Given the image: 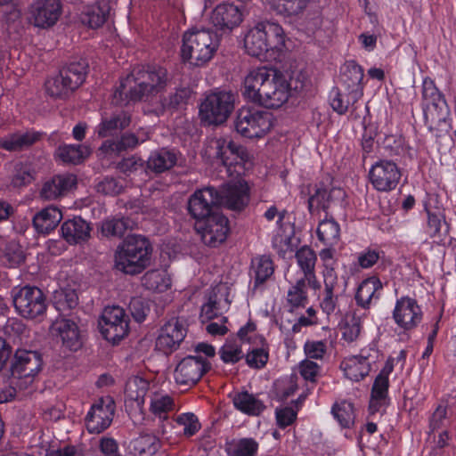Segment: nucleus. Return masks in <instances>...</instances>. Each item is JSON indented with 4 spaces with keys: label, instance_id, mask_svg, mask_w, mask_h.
Listing matches in <instances>:
<instances>
[{
    "label": "nucleus",
    "instance_id": "4c0bfd02",
    "mask_svg": "<svg viewBox=\"0 0 456 456\" xmlns=\"http://www.w3.org/2000/svg\"><path fill=\"white\" fill-rule=\"evenodd\" d=\"M258 446V443L251 437L233 438L225 442L224 451L228 456H256Z\"/></svg>",
    "mask_w": 456,
    "mask_h": 456
},
{
    "label": "nucleus",
    "instance_id": "a211bd4d",
    "mask_svg": "<svg viewBox=\"0 0 456 456\" xmlns=\"http://www.w3.org/2000/svg\"><path fill=\"white\" fill-rule=\"evenodd\" d=\"M220 206L232 211H242L249 202V187L245 181L229 183L218 190Z\"/></svg>",
    "mask_w": 456,
    "mask_h": 456
},
{
    "label": "nucleus",
    "instance_id": "f8f14e48",
    "mask_svg": "<svg viewBox=\"0 0 456 456\" xmlns=\"http://www.w3.org/2000/svg\"><path fill=\"white\" fill-rule=\"evenodd\" d=\"M42 366L43 359L40 353L19 348L14 353L10 370L12 378L24 379L26 383H31L34 377L42 370Z\"/></svg>",
    "mask_w": 456,
    "mask_h": 456
},
{
    "label": "nucleus",
    "instance_id": "ea45409f",
    "mask_svg": "<svg viewBox=\"0 0 456 456\" xmlns=\"http://www.w3.org/2000/svg\"><path fill=\"white\" fill-rule=\"evenodd\" d=\"M36 177L37 171L33 164L28 161H20L13 167L10 183L13 188H21L32 183Z\"/></svg>",
    "mask_w": 456,
    "mask_h": 456
},
{
    "label": "nucleus",
    "instance_id": "dca6fc26",
    "mask_svg": "<svg viewBox=\"0 0 456 456\" xmlns=\"http://www.w3.org/2000/svg\"><path fill=\"white\" fill-rule=\"evenodd\" d=\"M114 401L107 397L94 403L86 417V425L89 433L100 434L107 429L113 419Z\"/></svg>",
    "mask_w": 456,
    "mask_h": 456
},
{
    "label": "nucleus",
    "instance_id": "4468645a",
    "mask_svg": "<svg viewBox=\"0 0 456 456\" xmlns=\"http://www.w3.org/2000/svg\"><path fill=\"white\" fill-rule=\"evenodd\" d=\"M202 241L212 248L224 243L230 231L229 220L221 212L214 213L199 224Z\"/></svg>",
    "mask_w": 456,
    "mask_h": 456
},
{
    "label": "nucleus",
    "instance_id": "bf43d9fd",
    "mask_svg": "<svg viewBox=\"0 0 456 456\" xmlns=\"http://www.w3.org/2000/svg\"><path fill=\"white\" fill-rule=\"evenodd\" d=\"M175 422L178 426L183 427V433L187 437L192 436L200 428L198 418L193 413L181 414L177 416Z\"/></svg>",
    "mask_w": 456,
    "mask_h": 456
},
{
    "label": "nucleus",
    "instance_id": "052dcab7",
    "mask_svg": "<svg viewBox=\"0 0 456 456\" xmlns=\"http://www.w3.org/2000/svg\"><path fill=\"white\" fill-rule=\"evenodd\" d=\"M124 184L117 178L106 176L96 185L98 192L104 195L115 196L122 192Z\"/></svg>",
    "mask_w": 456,
    "mask_h": 456
},
{
    "label": "nucleus",
    "instance_id": "7ed1b4c3",
    "mask_svg": "<svg viewBox=\"0 0 456 456\" xmlns=\"http://www.w3.org/2000/svg\"><path fill=\"white\" fill-rule=\"evenodd\" d=\"M244 46L249 55L265 60L269 52L280 53L285 47L284 30L275 22H259L245 36Z\"/></svg>",
    "mask_w": 456,
    "mask_h": 456
},
{
    "label": "nucleus",
    "instance_id": "09e8293b",
    "mask_svg": "<svg viewBox=\"0 0 456 456\" xmlns=\"http://www.w3.org/2000/svg\"><path fill=\"white\" fill-rule=\"evenodd\" d=\"M424 210L428 216L427 224L430 237H441L442 223L446 226L444 233L447 234L449 232V225L445 221V215L444 211H431L427 203L424 205Z\"/></svg>",
    "mask_w": 456,
    "mask_h": 456
},
{
    "label": "nucleus",
    "instance_id": "5fc2aeb1",
    "mask_svg": "<svg viewBox=\"0 0 456 456\" xmlns=\"http://www.w3.org/2000/svg\"><path fill=\"white\" fill-rule=\"evenodd\" d=\"M295 257L302 272L305 273L315 271L317 256L315 252L308 246H303L297 250Z\"/></svg>",
    "mask_w": 456,
    "mask_h": 456
},
{
    "label": "nucleus",
    "instance_id": "c9c22d12",
    "mask_svg": "<svg viewBox=\"0 0 456 456\" xmlns=\"http://www.w3.org/2000/svg\"><path fill=\"white\" fill-rule=\"evenodd\" d=\"M134 222L129 217L115 216L102 222L101 232L105 237L121 238L128 230H132Z\"/></svg>",
    "mask_w": 456,
    "mask_h": 456
},
{
    "label": "nucleus",
    "instance_id": "680f3d73",
    "mask_svg": "<svg viewBox=\"0 0 456 456\" xmlns=\"http://www.w3.org/2000/svg\"><path fill=\"white\" fill-rule=\"evenodd\" d=\"M58 309H73L77 306L78 297L74 289H66L55 292Z\"/></svg>",
    "mask_w": 456,
    "mask_h": 456
},
{
    "label": "nucleus",
    "instance_id": "58836bf2",
    "mask_svg": "<svg viewBox=\"0 0 456 456\" xmlns=\"http://www.w3.org/2000/svg\"><path fill=\"white\" fill-rule=\"evenodd\" d=\"M421 317L420 307L415 299L401 297V328L412 329L420 322Z\"/></svg>",
    "mask_w": 456,
    "mask_h": 456
},
{
    "label": "nucleus",
    "instance_id": "69168bd1",
    "mask_svg": "<svg viewBox=\"0 0 456 456\" xmlns=\"http://www.w3.org/2000/svg\"><path fill=\"white\" fill-rule=\"evenodd\" d=\"M173 405V399L169 395H156L151 403V411L164 419L167 418V412L171 410Z\"/></svg>",
    "mask_w": 456,
    "mask_h": 456
},
{
    "label": "nucleus",
    "instance_id": "2f4dec72",
    "mask_svg": "<svg viewBox=\"0 0 456 456\" xmlns=\"http://www.w3.org/2000/svg\"><path fill=\"white\" fill-rule=\"evenodd\" d=\"M110 5L108 0H100L86 8L81 14V20L92 28L101 27L110 15Z\"/></svg>",
    "mask_w": 456,
    "mask_h": 456
},
{
    "label": "nucleus",
    "instance_id": "9d476101",
    "mask_svg": "<svg viewBox=\"0 0 456 456\" xmlns=\"http://www.w3.org/2000/svg\"><path fill=\"white\" fill-rule=\"evenodd\" d=\"M188 329L186 321L173 317L159 329L156 339V349L164 354H170L177 350L184 340Z\"/></svg>",
    "mask_w": 456,
    "mask_h": 456
},
{
    "label": "nucleus",
    "instance_id": "c03bdc74",
    "mask_svg": "<svg viewBox=\"0 0 456 456\" xmlns=\"http://www.w3.org/2000/svg\"><path fill=\"white\" fill-rule=\"evenodd\" d=\"M317 237L328 247H334L340 240L339 224L332 218H325L319 223Z\"/></svg>",
    "mask_w": 456,
    "mask_h": 456
},
{
    "label": "nucleus",
    "instance_id": "7c9ffc66",
    "mask_svg": "<svg viewBox=\"0 0 456 456\" xmlns=\"http://www.w3.org/2000/svg\"><path fill=\"white\" fill-rule=\"evenodd\" d=\"M61 211L56 207H47L35 215L33 225L40 233H49L61 221Z\"/></svg>",
    "mask_w": 456,
    "mask_h": 456
},
{
    "label": "nucleus",
    "instance_id": "603ef678",
    "mask_svg": "<svg viewBox=\"0 0 456 456\" xmlns=\"http://www.w3.org/2000/svg\"><path fill=\"white\" fill-rule=\"evenodd\" d=\"M343 82L348 89H357L363 78V70L362 67L354 61H349L345 65L341 75Z\"/></svg>",
    "mask_w": 456,
    "mask_h": 456
},
{
    "label": "nucleus",
    "instance_id": "ddd939ff",
    "mask_svg": "<svg viewBox=\"0 0 456 456\" xmlns=\"http://www.w3.org/2000/svg\"><path fill=\"white\" fill-rule=\"evenodd\" d=\"M61 12L60 0H35L28 6V19L35 27L48 28L58 21Z\"/></svg>",
    "mask_w": 456,
    "mask_h": 456
},
{
    "label": "nucleus",
    "instance_id": "423d86ee",
    "mask_svg": "<svg viewBox=\"0 0 456 456\" xmlns=\"http://www.w3.org/2000/svg\"><path fill=\"white\" fill-rule=\"evenodd\" d=\"M17 314L27 320L42 321L47 310L45 293L36 286L14 287L11 291Z\"/></svg>",
    "mask_w": 456,
    "mask_h": 456
},
{
    "label": "nucleus",
    "instance_id": "f257e3e1",
    "mask_svg": "<svg viewBox=\"0 0 456 456\" xmlns=\"http://www.w3.org/2000/svg\"><path fill=\"white\" fill-rule=\"evenodd\" d=\"M242 94L255 104L278 109L289 98V85L280 71L263 66L247 74Z\"/></svg>",
    "mask_w": 456,
    "mask_h": 456
},
{
    "label": "nucleus",
    "instance_id": "a18cd8bd",
    "mask_svg": "<svg viewBox=\"0 0 456 456\" xmlns=\"http://www.w3.org/2000/svg\"><path fill=\"white\" fill-rule=\"evenodd\" d=\"M331 413L343 428H351L354 424V406L348 401L335 403L331 408Z\"/></svg>",
    "mask_w": 456,
    "mask_h": 456
},
{
    "label": "nucleus",
    "instance_id": "b1692460",
    "mask_svg": "<svg viewBox=\"0 0 456 456\" xmlns=\"http://www.w3.org/2000/svg\"><path fill=\"white\" fill-rule=\"evenodd\" d=\"M131 123V114L125 110H118L110 115H103L95 133L101 138L113 136L126 129Z\"/></svg>",
    "mask_w": 456,
    "mask_h": 456
},
{
    "label": "nucleus",
    "instance_id": "1a4fd4ad",
    "mask_svg": "<svg viewBox=\"0 0 456 456\" xmlns=\"http://www.w3.org/2000/svg\"><path fill=\"white\" fill-rule=\"evenodd\" d=\"M101 333L103 338L118 344L129 331V319L125 310L119 306L105 307L99 321Z\"/></svg>",
    "mask_w": 456,
    "mask_h": 456
},
{
    "label": "nucleus",
    "instance_id": "49530a36",
    "mask_svg": "<svg viewBox=\"0 0 456 456\" xmlns=\"http://www.w3.org/2000/svg\"><path fill=\"white\" fill-rule=\"evenodd\" d=\"M142 285L151 290L164 291L167 289L171 283L170 279L163 271L150 270L146 272L142 278Z\"/></svg>",
    "mask_w": 456,
    "mask_h": 456
},
{
    "label": "nucleus",
    "instance_id": "cd10ccee",
    "mask_svg": "<svg viewBox=\"0 0 456 456\" xmlns=\"http://www.w3.org/2000/svg\"><path fill=\"white\" fill-rule=\"evenodd\" d=\"M88 70V61L86 59L79 58L68 62L59 72L65 77L68 84L76 91L86 81Z\"/></svg>",
    "mask_w": 456,
    "mask_h": 456
},
{
    "label": "nucleus",
    "instance_id": "f704fd0d",
    "mask_svg": "<svg viewBox=\"0 0 456 456\" xmlns=\"http://www.w3.org/2000/svg\"><path fill=\"white\" fill-rule=\"evenodd\" d=\"M343 364L345 375L353 381L362 379L370 370L369 357L363 354V351L359 355L350 357Z\"/></svg>",
    "mask_w": 456,
    "mask_h": 456
},
{
    "label": "nucleus",
    "instance_id": "393cba45",
    "mask_svg": "<svg viewBox=\"0 0 456 456\" xmlns=\"http://www.w3.org/2000/svg\"><path fill=\"white\" fill-rule=\"evenodd\" d=\"M53 331L61 338L62 344L72 351H77L82 346V338L77 323L69 319H56L52 324Z\"/></svg>",
    "mask_w": 456,
    "mask_h": 456
},
{
    "label": "nucleus",
    "instance_id": "6e6d98bb",
    "mask_svg": "<svg viewBox=\"0 0 456 456\" xmlns=\"http://www.w3.org/2000/svg\"><path fill=\"white\" fill-rule=\"evenodd\" d=\"M191 91L188 87L177 88L175 93L169 94L167 98L164 99L162 103L164 109L178 110L187 104L191 97Z\"/></svg>",
    "mask_w": 456,
    "mask_h": 456
},
{
    "label": "nucleus",
    "instance_id": "3c124183",
    "mask_svg": "<svg viewBox=\"0 0 456 456\" xmlns=\"http://www.w3.org/2000/svg\"><path fill=\"white\" fill-rule=\"evenodd\" d=\"M360 96L361 94L357 89H353L347 94L337 92L331 100L330 105L336 112L342 115L349 110L350 106L352 107V102L359 100Z\"/></svg>",
    "mask_w": 456,
    "mask_h": 456
},
{
    "label": "nucleus",
    "instance_id": "6e6552de",
    "mask_svg": "<svg viewBox=\"0 0 456 456\" xmlns=\"http://www.w3.org/2000/svg\"><path fill=\"white\" fill-rule=\"evenodd\" d=\"M234 126L244 137L261 138L273 127V115L255 107H242L236 112Z\"/></svg>",
    "mask_w": 456,
    "mask_h": 456
},
{
    "label": "nucleus",
    "instance_id": "0eeeda50",
    "mask_svg": "<svg viewBox=\"0 0 456 456\" xmlns=\"http://www.w3.org/2000/svg\"><path fill=\"white\" fill-rule=\"evenodd\" d=\"M235 95L230 91H215L205 96L200 104L199 117L208 126L224 124L234 109Z\"/></svg>",
    "mask_w": 456,
    "mask_h": 456
},
{
    "label": "nucleus",
    "instance_id": "13d9d810",
    "mask_svg": "<svg viewBox=\"0 0 456 456\" xmlns=\"http://www.w3.org/2000/svg\"><path fill=\"white\" fill-rule=\"evenodd\" d=\"M361 332V320L354 314L346 315L342 327V337L348 342L354 341Z\"/></svg>",
    "mask_w": 456,
    "mask_h": 456
},
{
    "label": "nucleus",
    "instance_id": "774afa93",
    "mask_svg": "<svg viewBox=\"0 0 456 456\" xmlns=\"http://www.w3.org/2000/svg\"><path fill=\"white\" fill-rule=\"evenodd\" d=\"M275 418L278 427L285 428L297 419V411L291 407L277 408L275 411Z\"/></svg>",
    "mask_w": 456,
    "mask_h": 456
},
{
    "label": "nucleus",
    "instance_id": "e433bc0d",
    "mask_svg": "<svg viewBox=\"0 0 456 456\" xmlns=\"http://www.w3.org/2000/svg\"><path fill=\"white\" fill-rule=\"evenodd\" d=\"M388 387L389 381L387 378L376 377L372 385L369 404L370 414H375L381 407L388 405Z\"/></svg>",
    "mask_w": 456,
    "mask_h": 456
},
{
    "label": "nucleus",
    "instance_id": "0e129e2a",
    "mask_svg": "<svg viewBox=\"0 0 456 456\" xmlns=\"http://www.w3.org/2000/svg\"><path fill=\"white\" fill-rule=\"evenodd\" d=\"M423 105L430 102H437L445 100L444 96L439 92L434 81L428 77L423 80L422 84Z\"/></svg>",
    "mask_w": 456,
    "mask_h": 456
},
{
    "label": "nucleus",
    "instance_id": "de8ad7c7",
    "mask_svg": "<svg viewBox=\"0 0 456 456\" xmlns=\"http://www.w3.org/2000/svg\"><path fill=\"white\" fill-rule=\"evenodd\" d=\"M89 155V150L82 145H63L58 148V156L66 163L79 164Z\"/></svg>",
    "mask_w": 456,
    "mask_h": 456
},
{
    "label": "nucleus",
    "instance_id": "6ab92c4d",
    "mask_svg": "<svg viewBox=\"0 0 456 456\" xmlns=\"http://www.w3.org/2000/svg\"><path fill=\"white\" fill-rule=\"evenodd\" d=\"M369 176L378 191H391L399 182V169L395 162L381 160L372 166Z\"/></svg>",
    "mask_w": 456,
    "mask_h": 456
},
{
    "label": "nucleus",
    "instance_id": "2eb2a0df",
    "mask_svg": "<svg viewBox=\"0 0 456 456\" xmlns=\"http://www.w3.org/2000/svg\"><path fill=\"white\" fill-rule=\"evenodd\" d=\"M210 369V363L201 356H186L176 365L175 382L183 386L195 385Z\"/></svg>",
    "mask_w": 456,
    "mask_h": 456
},
{
    "label": "nucleus",
    "instance_id": "a878e982",
    "mask_svg": "<svg viewBox=\"0 0 456 456\" xmlns=\"http://www.w3.org/2000/svg\"><path fill=\"white\" fill-rule=\"evenodd\" d=\"M64 240L69 244H77L86 241L90 237L91 226L81 218L75 216L65 221L61 227Z\"/></svg>",
    "mask_w": 456,
    "mask_h": 456
},
{
    "label": "nucleus",
    "instance_id": "f03ea898",
    "mask_svg": "<svg viewBox=\"0 0 456 456\" xmlns=\"http://www.w3.org/2000/svg\"><path fill=\"white\" fill-rule=\"evenodd\" d=\"M152 251V245L147 237L129 234L114 252V268L132 276L142 273L151 265Z\"/></svg>",
    "mask_w": 456,
    "mask_h": 456
},
{
    "label": "nucleus",
    "instance_id": "c756f323",
    "mask_svg": "<svg viewBox=\"0 0 456 456\" xmlns=\"http://www.w3.org/2000/svg\"><path fill=\"white\" fill-rule=\"evenodd\" d=\"M176 162V153L163 148L151 154L146 162V168L154 174H161L171 169Z\"/></svg>",
    "mask_w": 456,
    "mask_h": 456
},
{
    "label": "nucleus",
    "instance_id": "bb28decb",
    "mask_svg": "<svg viewBox=\"0 0 456 456\" xmlns=\"http://www.w3.org/2000/svg\"><path fill=\"white\" fill-rule=\"evenodd\" d=\"M39 132L11 134L0 139V147L8 151H21L28 149L41 139Z\"/></svg>",
    "mask_w": 456,
    "mask_h": 456
},
{
    "label": "nucleus",
    "instance_id": "5701e85b",
    "mask_svg": "<svg viewBox=\"0 0 456 456\" xmlns=\"http://www.w3.org/2000/svg\"><path fill=\"white\" fill-rule=\"evenodd\" d=\"M324 290L320 299L322 311L330 315L335 312L338 301V295L342 291L338 285V278L335 270L327 269L323 277Z\"/></svg>",
    "mask_w": 456,
    "mask_h": 456
},
{
    "label": "nucleus",
    "instance_id": "a19ab883",
    "mask_svg": "<svg viewBox=\"0 0 456 456\" xmlns=\"http://www.w3.org/2000/svg\"><path fill=\"white\" fill-rule=\"evenodd\" d=\"M138 144L139 139L134 134L125 133L119 139L106 140L99 150L105 154H119L122 151L134 149Z\"/></svg>",
    "mask_w": 456,
    "mask_h": 456
},
{
    "label": "nucleus",
    "instance_id": "9b49d317",
    "mask_svg": "<svg viewBox=\"0 0 456 456\" xmlns=\"http://www.w3.org/2000/svg\"><path fill=\"white\" fill-rule=\"evenodd\" d=\"M220 196L218 190L208 186L194 191L188 200V211L196 220L201 222L214 213H218Z\"/></svg>",
    "mask_w": 456,
    "mask_h": 456
},
{
    "label": "nucleus",
    "instance_id": "72a5a7b5",
    "mask_svg": "<svg viewBox=\"0 0 456 456\" xmlns=\"http://www.w3.org/2000/svg\"><path fill=\"white\" fill-rule=\"evenodd\" d=\"M379 280L374 276L363 280L357 288L354 299L358 306L369 308L373 298H379L378 290L381 289Z\"/></svg>",
    "mask_w": 456,
    "mask_h": 456
},
{
    "label": "nucleus",
    "instance_id": "412c9836",
    "mask_svg": "<svg viewBox=\"0 0 456 456\" xmlns=\"http://www.w3.org/2000/svg\"><path fill=\"white\" fill-rule=\"evenodd\" d=\"M77 183L73 175H57L43 183L40 198L45 200H54L66 195Z\"/></svg>",
    "mask_w": 456,
    "mask_h": 456
},
{
    "label": "nucleus",
    "instance_id": "e2e57ef3",
    "mask_svg": "<svg viewBox=\"0 0 456 456\" xmlns=\"http://www.w3.org/2000/svg\"><path fill=\"white\" fill-rule=\"evenodd\" d=\"M129 311L137 322H142L150 313V305L142 297H133L129 303Z\"/></svg>",
    "mask_w": 456,
    "mask_h": 456
},
{
    "label": "nucleus",
    "instance_id": "37998d69",
    "mask_svg": "<svg viewBox=\"0 0 456 456\" xmlns=\"http://www.w3.org/2000/svg\"><path fill=\"white\" fill-rule=\"evenodd\" d=\"M210 148L215 150L214 156L223 166L231 167L234 165V142L229 138L220 137L211 141Z\"/></svg>",
    "mask_w": 456,
    "mask_h": 456
},
{
    "label": "nucleus",
    "instance_id": "39448f33",
    "mask_svg": "<svg viewBox=\"0 0 456 456\" xmlns=\"http://www.w3.org/2000/svg\"><path fill=\"white\" fill-rule=\"evenodd\" d=\"M219 46V37L210 29L190 30L183 34L181 57L184 63L201 67L214 56Z\"/></svg>",
    "mask_w": 456,
    "mask_h": 456
},
{
    "label": "nucleus",
    "instance_id": "4d7b16f0",
    "mask_svg": "<svg viewBox=\"0 0 456 456\" xmlns=\"http://www.w3.org/2000/svg\"><path fill=\"white\" fill-rule=\"evenodd\" d=\"M208 299L221 310L227 308L231 304L228 286L224 283H220L213 287Z\"/></svg>",
    "mask_w": 456,
    "mask_h": 456
},
{
    "label": "nucleus",
    "instance_id": "20e7f679",
    "mask_svg": "<svg viewBox=\"0 0 456 456\" xmlns=\"http://www.w3.org/2000/svg\"><path fill=\"white\" fill-rule=\"evenodd\" d=\"M167 81V71L161 66L148 65L134 69L126 77V82L133 84L129 87L130 101H150L166 88Z\"/></svg>",
    "mask_w": 456,
    "mask_h": 456
},
{
    "label": "nucleus",
    "instance_id": "473e14b6",
    "mask_svg": "<svg viewBox=\"0 0 456 456\" xmlns=\"http://www.w3.org/2000/svg\"><path fill=\"white\" fill-rule=\"evenodd\" d=\"M274 265L270 256L263 255L251 260L250 276L254 281V289L264 284L273 273Z\"/></svg>",
    "mask_w": 456,
    "mask_h": 456
},
{
    "label": "nucleus",
    "instance_id": "4be33fe9",
    "mask_svg": "<svg viewBox=\"0 0 456 456\" xmlns=\"http://www.w3.org/2000/svg\"><path fill=\"white\" fill-rule=\"evenodd\" d=\"M345 197L346 192L341 188L332 187L328 190L322 185H320L308 199V210L311 214H314L320 209L327 213L332 203L343 200Z\"/></svg>",
    "mask_w": 456,
    "mask_h": 456
},
{
    "label": "nucleus",
    "instance_id": "c85d7f7f",
    "mask_svg": "<svg viewBox=\"0 0 456 456\" xmlns=\"http://www.w3.org/2000/svg\"><path fill=\"white\" fill-rule=\"evenodd\" d=\"M232 403L238 411L248 416H259L266 409L265 404L257 395L246 390L235 393Z\"/></svg>",
    "mask_w": 456,
    "mask_h": 456
},
{
    "label": "nucleus",
    "instance_id": "aec40b11",
    "mask_svg": "<svg viewBox=\"0 0 456 456\" xmlns=\"http://www.w3.org/2000/svg\"><path fill=\"white\" fill-rule=\"evenodd\" d=\"M210 21L216 30L228 33L242 21V12L232 4H220L211 12Z\"/></svg>",
    "mask_w": 456,
    "mask_h": 456
},
{
    "label": "nucleus",
    "instance_id": "79ce46f5",
    "mask_svg": "<svg viewBox=\"0 0 456 456\" xmlns=\"http://www.w3.org/2000/svg\"><path fill=\"white\" fill-rule=\"evenodd\" d=\"M45 86L46 94L55 100H66L75 92L73 87L68 84L65 77L60 72L56 76L48 78Z\"/></svg>",
    "mask_w": 456,
    "mask_h": 456
},
{
    "label": "nucleus",
    "instance_id": "f3484780",
    "mask_svg": "<svg viewBox=\"0 0 456 456\" xmlns=\"http://www.w3.org/2000/svg\"><path fill=\"white\" fill-rule=\"evenodd\" d=\"M423 115L426 126L436 138L449 132L450 108L446 100L424 104Z\"/></svg>",
    "mask_w": 456,
    "mask_h": 456
},
{
    "label": "nucleus",
    "instance_id": "8fccbe9b",
    "mask_svg": "<svg viewBox=\"0 0 456 456\" xmlns=\"http://www.w3.org/2000/svg\"><path fill=\"white\" fill-rule=\"evenodd\" d=\"M149 389V383L141 377H132L125 387V393L127 397L136 402H142Z\"/></svg>",
    "mask_w": 456,
    "mask_h": 456
},
{
    "label": "nucleus",
    "instance_id": "864d4df0",
    "mask_svg": "<svg viewBox=\"0 0 456 456\" xmlns=\"http://www.w3.org/2000/svg\"><path fill=\"white\" fill-rule=\"evenodd\" d=\"M287 301L291 307H304L307 304L308 297L305 284L303 280H297L288 291Z\"/></svg>",
    "mask_w": 456,
    "mask_h": 456
},
{
    "label": "nucleus",
    "instance_id": "338daca9",
    "mask_svg": "<svg viewBox=\"0 0 456 456\" xmlns=\"http://www.w3.org/2000/svg\"><path fill=\"white\" fill-rule=\"evenodd\" d=\"M268 361V353L262 348H256L248 352L246 355V362L248 366L260 369L263 368Z\"/></svg>",
    "mask_w": 456,
    "mask_h": 456
}]
</instances>
